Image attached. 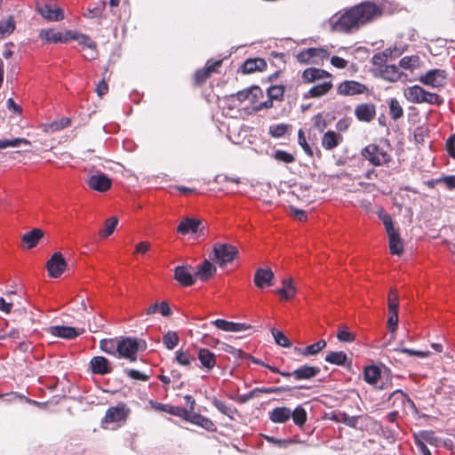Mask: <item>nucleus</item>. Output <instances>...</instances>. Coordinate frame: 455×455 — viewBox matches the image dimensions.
I'll use <instances>...</instances> for the list:
<instances>
[{
    "instance_id": "obj_2",
    "label": "nucleus",
    "mask_w": 455,
    "mask_h": 455,
    "mask_svg": "<svg viewBox=\"0 0 455 455\" xmlns=\"http://www.w3.org/2000/svg\"><path fill=\"white\" fill-rule=\"evenodd\" d=\"M404 98L411 103L440 106L443 103V99L439 94L428 92L420 85L408 86L403 91Z\"/></svg>"
},
{
    "instance_id": "obj_47",
    "label": "nucleus",
    "mask_w": 455,
    "mask_h": 455,
    "mask_svg": "<svg viewBox=\"0 0 455 455\" xmlns=\"http://www.w3.org/2000/svg\"><path fill=\"white\" fill-rule=\"evenodd\" d=\"M180 338L178 334L172 331H169L163 337V343L164 344L165 347L169 350H172L175 347H177Z\"/></svg>"
},
{
    "instance_id": "obj_21",
    "label": "nucleus",
    "mask_w": 455,
    "mask_h": 455,
    "mask_svg": "<svg viewBox=\"0 0 455 455\" xmlns=\"http://www.w3.org/2000/svg\"><path fill=\"white\" fill-rule=\"evenodd\" d=\"M267 66V62L264 59L255 58L245 60L241 69L243 74H251L256 71L265 70Z\"/></svg>"
},
{
    "instance_id": "obj_6",
    "label": "nucleus",
    "mask_w": 455,
    "mask_h": 455,
    "mask_svg": "<svg viewBox=\"0 0 455 455\" xmlns=\"http://www.w3.org/2000/svg\"><path fill=\"white\" fill-rule=\"evenodd\" d=\"M85 183L92 190L100 193L107 192L112 186L111 179L108 175L101 172L90 174L87 177Z\"/></svg>"
},
{
    "instance_id": "obj_64",
    "label": "nucleus",
    "mask_w": 455,
    "mask_h": 455,
    "mask_svg": "<svg viewBox=\"0 0 455 455\" xmlns=\"http://www.w3.org/2000/svg\"><path fill=\"white\" fill-rule=\"evenodd\" d=\"M446 150L449 156L455 159V134L451 135L446 141Z\"/></svg>"
},
{
    "instance_id": "obj_52",
    "label": "nucleus",
    "mask_w": 455,
    "mask_h": 455,
    "mask_svg": "<svg viewBox=\"0 0 455 455\" xmlns=\"http://www.w3.org/2000/svg\"><path fill=\"white\" fill-rule=\"evenodd\" d=\"M378 216L382 220V222L385 226L387 234L396 231L393 225L392 217L388 213H387L385 211L381 210L378 212Z\"/></svg>"
},
{
    "instance_id": "obj_18",
    "label": "nucleus",
    "mask_w": 455,
    "mask_h": 455,
    "mask_svg": "<svg viewBox=\"0 0 455 455\" xmlns=\"http://www.w3.org/2000/svg\"><path fill=\"white\" fill-rule=\"evenodd\" d=\"M174 278L184 286H191L195 283V276L188 267L178 266L174 270Z\"/></svg>"
},
{
    "instance_id": "obj_33",
    "label": "nucleus",
    "mask_w": 455,
    "mask_h": 455,
    "mask_svg": "<svg viewBox=\"0 0 455 455\" xmlns=\"http://www.w3.org/2000/svg\"><path fill=\"white\" fill-rule=\"evenodd\" d=\"M188 421H189L195 425L200 426L203 428L209 430V431L213 430V428H214V424L210 419H208L201 414L193 413L191 411L189 413Z\"/></svg>"
},
{
    "instance_id": "obj_36",
    "label": "nucleus",
    "mask_w": 455,
    "mask_h": 455,
    "mask_svg": "<svg viewBox=\"0 0 455 455\" xmlns=\"http://www.w3.org/2000/svg\"><path fill=\"white\" fill-rule=\"evenodd\" d=\"M289 387H256L252 389L248 395H246L245 400H249L257 396L259 393L262 394H279L289 390Z\"/></svg>"
},
{
    "instance_id": "obj_13",
    "label": "nucleus",
    "mask_w": 455,
    "mask_h": 455,
    "mask_svg": "<svg viewBox=\"0 0 455 455\" xmlns=\"http://www.w3.org/2000/svg\"><path fill=\"white\" fill-rule=\"evenodd\" d=\"M36 10L44 18L51 21H58L64 19L63 11L60 8L52 6L50 3H45L43 5L37 4Z\"/></svg>"
},
{
    "instance_id": "obj_23",
    "label": "nucleus",
    "mask_w": 455,
    "mask_h": 455,
    "mask_svg": "<svg viewBox=\"0 0 455 455\" xmlns=\"http://www.w3.org/2000/svg\"><path fill=\"white\" fill-rule=\"evenodd\" d=\"M201 222L196 219L186 218L181 220L177 228V232L181 235L196 234Z\"/></svg>"
},
{
    "instance_id": "obj_14",
    "label": "nucleus",
    "mask_w": 455,
    "mask_h": 455,
    "mask_svg": "<svg viewBox=\"0 0 455 455\" xmlns=\"http://www.w3.org/2000/svg\"><path fill=\"white\" fill-rule=\"evenodd\" d=\"M90 368L93 374L107 375L112 372L109 361L104 356H94L90 361Z\"/></svg>"
},
{
    "instance_id": "obj_31",
    "label": "nucleus",
    "mask_w": 455,
    "mask_h": 455,
    "mask_svg": "<svg viewBox=\"0 0 455 455\" xmlns=\"http://www.w3.org/2000/svg\"><path fill=\"white\" fill-rule=\"evenodd\" d=\"M44 236V232L40 228H34L33 230L25 233L22 235V242L27 244L28 249L35 247L38 241Z\"/></svg>"
},
{
    "instance_id": "obj_35",
    "label": "nucleus",
    "mask_w": 455,
    "mask_h": 455,
    "mask_svg": "<svg viewBox=\"0 0 455 455\" xmlns=\"http://www.w3.org/2000/svg\"><path fill=\"white\" fill-rule=\"evenodd\" d=\"M331 419L335 422L343 423L351 427H356L358 422L357 416H349L345 412H335Z\"/></svg>"
},
{
    "instance_id": "obj_25",
    "label": "nucleus",
    "mask_w": 455,
    "mask_h": 455,
    "mask_svg": "<svg viewBox=\"0 0 455 455\" xmlns=\"http://www.w3.org/2000/svg\"><path fill=\"white\" fill-rule=\"evenodd\" d=\"M327 343L324 339H320L317 342L308 345L305 347H294V351L303 356L315 355L326 347Z\"/></svg>"
},
{
    "instance_id": "obj_39",
    "label": "nucleus",
    "mask_w": 455,
    "mask_h": 455,
    "mask_svg": "<svg viewBox=\"0 0 455 455\" xmlns=\"http://www.w3.org/2000/svg\"><path fill=\"white\" fill-rule=\"evenodd\" d=\"M391 398H395V400H399L402 403L404 410L411 409L412 411H416L414 402L402 390L398 389L394 391L390 395L389 400Z\"/></svg>"
},
{
    "instance_id": "obj_41",
    "label": "nucleus",
    "mask_w": 455,
    "mask_h": 455,
    "mask_svg": "<svg viewBox=\"0 0 455 455\" xmlns=\"http://www.w3.org/2000/svg\"><path fill=\"white\" fill-rule=\"evenodd\" d=\"M364 380L369 384H376L380 377V370L377 366H367L363 371Z\"/></svg>"
},
{
    "instance_id": "obj_20",
    "label": "nucleus",
    "mask_w": 455,
    "mask_h": 455,
    "mask_svg": "<svg viewBox=\"0 0 455 455\" xmlns=\"http://www.w3.org/2000/svg\"><path fill=\"white\" fill-rule=\"evenodd\" d=\"M212 323L220 330L231 332H238L250 329V325L243 323H233L223 319H217Z\"/></svg>"
},
{
    "instance_id": "obj_57",
    "label": "nucleus",
    "mask_w": 455,
    "mask_h": 455,
    "mask_svg": "<svg viewBox=\"0 0 455 455\" xmlns=\"http://www.w3.org/2000/svg\"><path fill=\"white\" fill-rule=\"evenodd\" d=\"M284 88L281 85H273L267 89V96L270 99L281 100L283 97Z\"/></svg>"
},
{
    "instance_id": "obj_37",
    "label": "nucleus",
    "mask_w": 455,
    "mask_h": 455,
    "mask_svg": "<svg viewBox=\"0 0 455 455\" xmlns=\"http://www.w3.org/2000/svg\"><path fill=\"white\" fill-rule=\"evenodd\" d=\"M332 88L331 81H324L312 87L308 91V95L312 98H318L325 95Z\"/></svg>"
},
{
    "instance_id": "obj_10",
    "label": "nucleus",
    "mask_w": 455,
    "mask_h": 455,
    "mask_svg": "<svg viewBox=\"0 0 455 455\" xmlns=\"http://www.w3.org/2000/svg\"><path fill=\"white\" fill-rule=\"evenodd\" d=\"M368 92L366 85L354 80L344 81L337 88L338 94L342 96H355L368 93Z\"/></svg>"
},
{
    "instance_id": "obj_15",
    "label": "nucleus",
    "mask_w": 455,
    "mask_h": 455,
    "mask_svg": "<svg viewBox=\"0 0 455 455\" xmlns=\"http://www.w3.org/2000/svg\"><path fill=\"white\" fill-rule=\"evenodd\" d=\"M274 273L270 268H258L254 275V283L259 289L271 286L274 280Z\"/></svg>"
},
{
    "instance_id": "obj_58",
    "label": "nucleus",
    "mask_w": 455,
    "mask_h": 455,
    "mask_svg": "<svg viewBox=\"0 0 455 455\" xmlns=\"http://www.w3.org/2000/svg\"><path fill=\"white\" fill-rule=\"evenodd\" d=\"M274 158L279 162H283L286 164H291L295 161V157L292 154H290L283 150H276L274 153Z\"/></svg>"
},
{
    "instance_id": "obj_34",
    "label": "nucleus",
    "mask_w": 455,
    "mask_h": 455,
    "mask_svg": "<svg viewBox=\"0 0 455 455\" xmlns=\"http://www.w3.org/2000/svg\"><path fill=\"white\" fill-rule=\"evenodd\" d=\"M156 313H160L163 316L168 317L172 315V309L167 302L163 301L160 304L155 303L150 305L146 311V314L148 315Z\"/></svg>"
},
{
    "instance_id": "obj_49",
    "label": "nucleus",
    "mask_w": 455,
    "mask_h": 455,
    "mask_svg": "<svg viewBox=\"0 0 455 455\" xmlns=\"http://www.w3.org/2000/svg\"><path fill=\"white\" fill-rule=\"evenodd\" d=\"M23 145H30V141L24 138H16L13 140H0V149L6 148H16Z\"/></svg>"
},
{
    "instance_id": "obj_5",
    "label": "nucleus",
    "mask_w": 455,
    "mask_h": 455,
    "mask_svg": "<svg viewBox=\"0 0 455 455\" xmlns=\"http://www.w3.org/2000/svg\"><path fill=\"white\" fill-rule=\"evenodd\" d=\"M418 80L432 88H443L447 82V73L444 69L435 68L421 75Z\"/></svg>"
},
{
    "instance_id": "obj_60",
    "label": "nucleus",
    "mask_w": 455,
    "mask_h": 455,
    "mask_svg": "<svg viewBox=\"0 0 455 455\" xmlns=\"http://www.w3.org/2000/svg\"><path fill=\"white\" fill-rule=\"evenodd\" d=\"M298 142L307 155L310 156H313V150L311 147L308 145L305 133L301 129L298 132Z\"/></svg>"
},
{
    "instance_id": "obj_59",
    "label": "nucleus",
    "mask_w": 455,
    "mask_h": 455,
    "mask_svg": "<svg viewBox=\"0 0 455 455\" xmlns=\"http://www.w3.org/2000/svg\"><path fill=\"white\" fill-rule=\"evenodd\" d=\"M416 439H422L424 443H428L430 444H434L436 442V437L432 431H422L414 435V440Z\"/></svg>"
},
{
    "instance_id": "obj_56",
    "label": "nucleus",
    "mask_w": 455,
    "mask_h": 455,
    "mask_svg": "<svg viewBox=\"0 0 455 455\" xmlns=\"http://www.w3.org/2000/svg\"><path fill=\"white\" fill-rule=\"evenodd\" d=\"M212 403L220 412L231 419L233 418L235 410L228 406L225 402L215 398L213 399Z\"/></svg>"
},
{
    "instance_id": "obj_51",
    "label": "nucleus",
    "mask_w": 455,
    "mask_h": 455,
    "mask_svg": "<svg viewBox=\"0 0 455 455\" xmlns=\"http://www.w3.org/2000/svg\"><path fill=\"white\" fill-rule=\"evenodd\" d=\"M15 23L12 17H9L6 20L0 21V37H4L13 32Z\"/></svg>"
},
{
    "instance_id": "obj_46",
    "label": "nucleus",
    "mask_w": 455,
    "mask_h": 455,
    "mask_svg": "<svg viewBox=\"0 0 455 455\" xmlns=\"http://www.w3.org/2000/svg\"><path fill=\"white\" fill-rule=\"evenodd\" d=\"M381 74L384 79L390 82L397 81L400 78L399 69L395 65L386 66Z\"/></svg>"
},
{
    "instance_id": "obj_30",
    "label": "nucleus",
    "mask_w": 455,
    "mask_h": 455,
    "mask_svg": "<svg viewBox=\"0 0 455 455\" xmlns=\"http://www.w3.org/2000/svg\"><path fill=\"white\" fill-rule=\"evenodd\" d=\"M390 252L394 255H401L403 251V243L398 231L387 234Z\"/></svg>"
},
{
    "instance_id": "obj_45",
    "label": "nucleus",
    "mask_w": 455,
    "mask_h": 455,
    "mask_svg": "<svg viewBox=\"0 0 455 455\" xmlns=\"http://www.w3.org/2000/svg\"><path fill=\"white\" fill-rule=\"evenodd\" d=\"M117 224H118L117 217H111V218L107 219L105 221V228L102 230H100L99 235L103 238L108 237L109 235H111L114 233Z\"/></svg>"
},
{
    "instance_id": "obj_63",
    "label": "nucleus",
    "mask_w": 455,
    "mask_h": 455,
    "mask_svg": "<svg viewBox=\"0 0 455 455\" xmlns=\"http://www.w3.org/2000/svg\"><path fill=\"white\" fill-rule=\"evenodd\" d=\"M398 295L396 294L395 291L391 290L388 295V310L398 312Z\"/></svg>"
},
{
    "instance_id": "obj_43",
    "label": "nucleus",
    "mask_w": 455,
    "mask_h": 455,
    "mask_svg": "<svg viewBox=\"0 0 455 455\" xmlns=\"http://www.w3.org/2000/svg\"><path fill=\"white\" fill-rule=\"evenodd\" d=\"M389 115L394 120H397L403 116V109L399 101L392 98L388 100Z\"/></svg>"
},
{
    "instance_id": "obj_50",
    "label": "nucleus",
    "mask_w": 455,
    "mask_h": 455,
    "mask_svg": "<svg viewBox=\"0 0 455 455\" xmlns=\"http://www.w3.org/2000/svg\"><path fill=\"white\" fill-rule=\"evenodd\" d=\"M291 418L297 426L301 427L307 421V412L303 407L298 406L291 411Z\"/></svg>"
},
{
    "instance_id": "obj_29",
    "label": "nucleus",
    "mask_w": 455,
    "mask_h": 455,
    "mask_svg": "<svg viewBox=\"0 0 455 455\" xmlns=\"http://www.w3.org/2000/svg\"><path fill=\"white\" fill-rule=\"evenodd\" d=\"M276 293L280 294L282 299L289 300L294 298L296 294V288L291 279H283L282 282V287L275 291Z\"/></svg>"
},
{
    "instance_id": "obj_1",
    "label": "nucleus",
    "mask_w": 455,
    "mask_h": 455,
    "mask_svg": "<svg viewBox=\"0 0 455 455\" xmlns=\"http://www.w3.org/2000/svg\"><path fill=\"white\" fill-rule=\"evenodd\" d=\"M384 9L385 6L381 3L363 1L333 14L328 20V25L332 32L355 34L380 19L384 14Z\"/></svg>"
},
{
    "instance_id": "obj_32",
    "label": "nucleus",
    "mask_w": 455,
    "mask_h": 455,
    "mask_svg": "<svg viewBox=\"0 0 455 455\" xmlns=\"http://www.w3.org/2000/svg\"><path fill=\"white\" fill-rule=\"evenodd\" d=\"M80 45L91 51L88 56H84L88 60H94L97 57V44L87 35L81 34L76 41Z\"/></svg>"
},
{
    "instance_id": "obj_55",
    "label": "nucleus",
    "mask_w": 455,
    "mask_h": 455,
    "mask_svg": "<svg viewBox=\"0 0 455 455\" xmlns=\"http://www.w3.org/2000/svg\"><path fill=\"white\" fill-rule=\"evenodd\" d=\"M250 92H253V93H250V97L248 98V101L251 104V108L254 110L255 105H259L258 100L263 97L262 90L258 86H253L250 88Z\"/></svg>"
},
{
    "instance_id": "obj_42",
    "label": "nucleus",
    "mask_w": 455,
    "mask_h": 455,
    "mask_svg": "<svg viewBox=\"0 0 455 455\" xmlns=\"http://www.w3.org/2000/svg\"><path fill=\"white\" fill-rule=\"evenodd\" d=\"M118 340L112 339H104L100 342V347L107 354L117 356Z\"/></svg>"
},
{
    "instance_id": "obj_17",
    "label": "nucleus",
    "mask_w": 455,
    "mask_h": 455,
    "mask_svg": "<svg viewBox=\"0 0 455 455\" xmlns=\"http://www.w3.org/2000/svg\"><path fill=\"white\" fill-rule=\"evenodd\" d=\"M222 60L208 61L206 66L196 71L195 74V80L197 84L205 82L212 73L217 72V69L221 66Z\"/></svg>"
},
{
    "instance_id": "obj_48",
    "label": "nucleus",
    "mask_w": 455,
    "mask_h": 455,
    "mask_svg": "<svg viewBox=\"0 0 455 455\" xmlns=\"http://www.w3.org/2000/svg\"><path fill=\"white\" fill-rule=\"evenodd\" d=\"M337 339L341 342H353L355 335L348 331L346 325H339L337 332Z\"/></svg>"
},
{
    "instance_id": "obj_9",
    "label": "nucleus",
    "mask_w": 455,
    "mask_h": 455,
    "mask_svg": "<svg viewBox=\"0 0 455 455\" xmlns=\"http://www.w3.org/2000/svg\"><path fill=\"white\" fill-rule=\"evenodd\" d=\"M130 412V408L124 403H120L116 406L108 408L104 420L107 423L124 422Z\"/></svg>"
},
{
    "instance_id": "obj_7",
    "label": "nucleus",
    "mask_w": 455,
    "mask_h": 455,
    "mask_svg": "<svg viewBox=\"0 0 455 455\" xmlns=\"http://www.w3.org/2000/svg\"><path fill=\"white\" fill-rule=\"evenodd\" d=\"M327 51L323 48H307L299 52L296 55V59L302 64H317L320 60L327 58Z\"/></svg>"
},
{
    "instance_id": "obj_16",
    "label": "nucleus",
    "mask_w": 455,
    "mask_h": 455,
    "mask_svg": "<svg viewBox=\"0 0 455 455\" xmlns=\"http://www.w3.org/2000/svg\"><path fill=\"white\" fill-rule=\"evenodd\" d=\"M376 108L371 103L359 104L355 108V116L359 121L369 123L375 117Z\"/></svg>"
},
{
    "instance_id": "obj_11",
    "label": "nucleus",
    "mask_w": 455,
    "mask_h": 455,
    "mask_svg": "<svg viewBox=\"0 0 455 455\" xmlns=\"http://www.w3.org/2000/svg\"><path fill=\"white\" fill-rule=\"evenodd\" d=\"M213 251L220 266L231 262L237 254L236 248L227 243L215 244Z\"/></svg>"
},
{
    "instance_id": "obj_38",
    "label": "nucleus",
    "mask_w": 455,
    "mask_h": 455,
    "mask_svg": "<svg viewBox=\"0 0 455 455\" xmlns=\"http://www.w3.org/2000/svg\"><path fill=\"white\" fill-rule=\"evenodd\" d=\"M39 37L45 43H62V33L54 29H42L39 32Z\"/></svg>"
},
{
    "instance_id": "obj_3",
    "label": "nucleus",
    "mask_w": 455,
    "mask_h": 455,
    "mask_svg": "<svg viewBox=\"0 0 455 455\" xmlns=\"http://www.w3.org/2000/svg\"><path fill=\"white\" fill-rule=\"evenodd\" d=\"M146 349V342L135 338H123L118 340L117 357L126 358L130 362L137 360V354L140 350Z\"/></svg>"
},
{
    "instance_id": "obj_53",
    "label": "nucleus",
    "mask_w": 455,
    "mask_h": 455,
    "mask_svg": "<svg viewBox=\"0 0 455 455\" xmlns=\"http://www.w3.org/2000/svg\"><path fill=\"white\" fill-rule=\"evenodd\" d=\"M289 128L290 125L285 124H273L269 127V133L274 138H281L286 133Z\"/></svg>"
},
{
    "instance_id": "obj_19",
    "label": "nucleus",
    "mask_w": 455,
    "mask_h": 455,
    "mask_svg": "<svg viewBox=\"0 0 455 455\" xmlns=\"http://www.w3.org/2000/svg\"><path fill=\"white\" fill-rule=\"evenodd\" d=\"M200 367L205 371H211L216 365V356L207 348H200L198 351Z\"/></svg>"
},
{
    "instance_id": "obj_40",
    "label": "nucleus",
    "mask_w": 455,
    "mask_h": 455,
    "mask_svg": "<svg viewBox=\"0 0 455 455\" xmlns=\"http://www.w3.org/2000/svg\"><path fill=\"white\" fill-rule=\"evenodd\" d=\"M347 360V355L342 351L330 352L325 356V361L335 365H344Z\"/></svg>"
},
{
    "instance_id": "obj_12",
    "label": "nucleus",
    "mask_w": 455,
    "mask_h": 455,
    "mask_svg": "<svg viewBox=\"0 0 455 455\" xmlns=\"http://www.w3.org/2000/svg\"><path fill=\"white\" fill-rule=\"evenodd\" d=\"M49 333L53 336L72 339L84 332V329H76L69 326L56 325L51 326L48 330Z\"/></svg>"
},
{
    "instance_id": "obj_24",
    "label": "nucleus",
    "mask_w": 455,
    "mask_h": 455,
    "mask_svg": "<svg viewBox=\"0 0 455 455\" xmlns=\"http://www.w3.org/2000/svg\"><path fill=\"white\" fill-rule=\"evenodd\" d=\"M320 372V368L316 366L303 365L294 371H292V377L296 380L309 379Z\"/></svg>"
},
{
    "instance_id": "obj_26",
    "label": "nucleus",
    "mask_w": 455,
    "mask_h": 455,
    "mask_svg": "<svg viewBox=\"0 0 455 455\" xmlns=\"http://www.w3.org/2000/svg\"><path fill=\"white\" fill-rule=\"evenodd\" d=\"M329 77H331V75L328 72L315 68H307L306 70H304L302 74V78L307 83H312L316 80H321Z\"/></svg>"
},
{
    "instance_id": "obj_22",
    "label": "nucleus",
    "mask_w": 455,
    "mask_h": 455,
    "mask_svg": "<svg viewBox=\"0 0 455 455\" xmlns=\"http://www.w3.org/2000/svg\"><path fill=\"white\" fill-rule=\"evenodd\" d=\"M342 141L343 137L341 134L333 131H328L322 138V146L326 150H331L338 147Z\"/></svg>"
},
{
    "instance_id": "obj_61",
    "label": "nucleus",
    "mask_w": 455,
    "mask_h": 455,
    "mask_svg": "<svg viewBox=\"0 0 455 455\" xmlns=\"http://www.w3.org/2000/svg\"><path fill=\"white\" fill-rule=\"evenodd\" d=\"M387 324L390 332L394 333L396 331L398 325V312L389 311Z\"/></svg>"
},
{
    "instance_id": "obj_62",
    "label": "nucleus",
    "mask_w": 455,
    "mask_h": 455,
    "mask_svg": "<svg viewBox=\"0 0 455 455\" xmlns=\"http://www.w3.org/2000/svg\"><path fill=\"white\" fill-rule=\"evenodd\" d=\"M168 412L172 415L179 416L188 420L190 411L185 408L179 406H171L168 409Z\"/></svg>"
},
{
    "instance_id": "obj_28",
    "label": "nucleus",
    "mask_w": 455,
    "mask_h": 455,
    "mask_svg": "<svg viewBox=\"0 0 455 455\" xmlns=\"http://www.w3.org/2000/svg\"><path fill=\"white\" fill-rule=\"evenodd\" d=\"M216 272V267L208 260H204L198 266L195 275L202 281L209 280Z\"/></svg>"
},
{
    "instance_id": "obj_27",
    "label": "nucleus",
    "mask_w": 455,
    "mask_h": 455,
    "mask_svg": "<svg viewBox=\"0 0 455 455\" xmlns=\"http://www.w3.org/2000/svg\"><path fill=\"white\" fill-rule=\"evenodd\" d=\"M291 417V411L287 407L275 408L269 414V419L274 423H285Z\"/></svg>"
},
{
    "instance_id": "obj_54",
    "label": "nucleus",
    "mask_w": 455,
    "mask_h": 455,
    "mask_svg": "<svg viewBox=\"0 0 455 455\" xmlns=\"http://www.w3.org/2000/svg\"><path fill=\"white\" fill-rule=\"evenodd\" d=\"M271 332L277 345L283 347H290L291 346L289 339L283 334V332L275 329H272Z\"/></svg>"
},
{
    "instance_id": "obj_8",
    "label": "nucleus",
    "mask_w": 455,
    "mask_h": 455,
    "mask_svg": "<svg viewBox=\"0 0 455 455\" xmlns=\"http://www.w3.org/2000/svg\"><path fill=\"white\" fill-rule=\"evenodd\" d=\"M67 266V261L60 252H54L46 263L48 274L52 278L60 277Z\"/></svg>"
},
{
    "instance_id": "obj_4",
    "label": "nucleus",
    "mask_w": 455,
    "mask_h": 455,
    "mask_svg": "<svg viewBox=\"0 0 455 455\" xmlns=\"http://www.w3.org/2000/svg\"><path fill=\"white\" fill-rule=\"evenodd\" d=\"M362 156L374 166H383L392 161L389 152L377 144H369L362 150Z\"/></svg>"
},
{
    "instance_id": "obj_44",
    "label": "nucleus",
    "mask_w": 455,
    "mask_h": 455,
    "mask_svg": "<svg viewBox=\"0 0 455 455\" xmlns=\"http://www.w3.org/2000/svg\"><path fill=\"white\" fill-rule=\"evenodd\" d=\"M175 360L176 362L185 367H190L195 362V357L192 356L188 351L178 350L176 351Z\"/></svg>"
}]
</instances>
